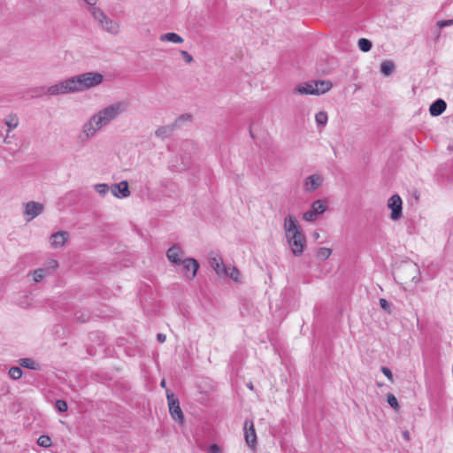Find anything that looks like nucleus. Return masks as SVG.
Here are the masks:
<instances>
[{"label":"nucleus","instance_id":"nucleus-32","mask_svg":"<svg viewBox=\"0 0 453 453\" xmlns=\"http://www.w3.org/2000/svg\"><path fill=\"white\" fill-rule=\"evenodd\" d=\"M37 443L41 447L49 448L51 445V440L47 435H41L37 440Z\"/></svg>","mask_w":453,"mask_h":453},{"label":"nucleus","instance_id":"nucleus-22","mask_svg":"<svg viewBox=\"0 0 453 453\" xmlns=\"http://www.w3.org/2000/svg\"><path fill=\"white\" fill-rule=\"evenodd\" d=\"M18 363L21 367H24L27 369L35 370V371H38L41 369L40 365L35 360L29 358V357L19 358L18 360Z\"/></svg>","mask_w":453,"mask_h":453},{"label":"nucleus","instance_id":"nucleus-16","mask_svg":"<svg viewBox=\"0 0 453 453\" xmlns=\"http://www.w3.org/2000/svg\"><path fill=\"white\" fill-rule=\"evenodd\" d=\"M111 191L114 196L119 198H125L130 195L128 183L125 180L117 184H113L111 188Z\"/></svg>","mask_w":453,"mask_h":453},{"label":"nucleus","instance_id":"nucleus-38","mask_svg":"<svg viewBox=\"0 0 453 453\" xmlns=\"http://www.w3.org/2000/svg\"><path fill=\"white\" fill-rule=\"evenodd\" d=\"M180 55L182 56V58L183 60L187 63V64H190L193 62V57L186 50H180Z\"/></svg>","mask_w":453,"mask_h":453},{"label":"nucleus","instance_id":"nucleus-37","mask_svg":"<svg viewBox=\"0 0 453 453\" xmlns=\"http://www.w3.org/2000/svg\"><path fill=\"white\" fill-rule=\"evenodd\" d=\"M380 371L391 382H393V373L389 368L386 366H381Z\"/></svg>","mask_w":453,"mask_h":453},{"label":"nucleus","instance_id":"nucleus-48","mask_svg":"<svg viewBox=\"0 0 453 453\" xmlns=\"http://www.w3.org/2000/svg\"><path fill=\"white\" fill-rule=\"evenodd\" d=\"M249 388L253 389V386L251 383L249 385Z\"/></svg>","mask_w":453,"mask_h":453},{"label":"nucleus","instance_id":"nucleus-11","mask_svg":"<svg viewBox=\"0 0 453 453\" xmlns=\"http://www.w3.org/2000/svg\"><path fill=\"white\" fill-rule=\"evenodd\" d=\"M244 438L246 443L255 449L257 446V434L254 428V424L251 420H246L244 423Z\"/></svg>","mask_w":453,"mask_h":453},{"label":"nucleus","instance_id":"nucleus-36","mask_svg":"<svg viewBox=\"0 0 453 453\" xmlns=\"http://www.w3.org/2000/svg\"><path fill=\"white\" fill-rule=\"evenodd\" d=\"M58 266V263L57 260L55 259H50L48 263H47V266L45 267V269H48V273H52L54 270H56Z\"/></svg>","mask_w":453,"mask_h":453},{"label":"nucleus","instance_id":"nucleus-49","mask_svg":"<svg viewBox=\"0 0 453 453\" xmlns=\"http://www.w3.org/2000/svg\"><path fill=\"white\" fill-rule=\"evenodd\" d=\"M4 142L5 143H8L7 137H5V138L4 139Z\"/></svg>","mask_w":453,"mask_h":453},{"label":"nucleus","instance_id":"nucleus-25","mask_svg":"<svg viewBox=\"0 0 453 453\" xmlns=\"http://www.w3.org/2000/svg\"><path fill=\"white\" fill-rule=\"evenodd\" d=\"M395 69V64L391 60H385L380 65V72L385 76H389Z\"/></svg>","mask_w":453,"mask_h":453},{"label":"nucleus","instance_id":"nucleus-29","mask_svg":"<svg viewBox=\"0 0 453 453\" xmlns=\"http://www.w3.org/2000/svg\"><path fill=\"white\" fill-rule=\"evenodd\" d=\"M331 250L329 248H319L317 251V257L320 260H326L331 256Z\"/></svg>","mask_w":453,"mask_h":453},{"label":"nucleus","instance_id":"nucleus-27","mask_svg":"<svg viewBox=\"0 0 453 453\" xmlns=\"http://www.w3.org/2000/svg\"><path fill=\"white\" fill-rule=\"evenodd\" d=\"M50 273H48V269L39 268L33 272V280L35 282H40L42 279H44Z\"/></svg>","mask_w":453,"mask_h":453},{"label":"nucleus","instance_id":"nucleus-10","mask_svg":"<svg viewBox=\"0 0 453 453\" xmlns=\"http://www.w3.org/2000/svg\"><path fill=\"white\" fill-rule=\"evenodd\" d=\"M167 399H168L169 411H170L172 418L174 420L178 421L179 423L182 424L184 422V415L180 407L179 400L176 398H173V395H170L169 394H167Z\"/></svg>","mask_w":453,"mask_h":453},{"label":"nucleus","instance_id":"nucleus-33","mask_svg":"<svg viewBox=\"0 0 453 453\" xmlns=\"http://www.w3.org/2000/svg\"><path fill=\"white\" fill-rule=\"evenodd\" d=\"M387 401H388V404L394 410L397 411L399 409V404H398L397 399L393 394H391V393L388 394Z\"/></svg>","mask_w":453,"mask_h":453},{"label":"nucleus","instance_id":"nucleus-20","mask_svg":"<svg viewBox=\"0 0 453 453\" xmlns=\"http://www.w3.org/2000/svg\"><path fill=\"white\" fill-rule=\"evenodd\" d=\"M294 92L301 95H315L313 82L299 84L295 88Z\"/></svg>","mask_w":453,"mask_h":453},{"label":"nucleus","instance_id":"nucleus-1","mask_svg":"<svg viewBox=\"0 0 453 453\" xmlns=\"http://www.w3.org/2000/svg\"><path fill=\"white\" fill-rule=\"evenodd\" d=\"M127 104L124 102H116L101 109L82 125L81 131L78 134L81 142H86L94 137L98 131L116 119L122 112L126 111Z\"/></svg>","mask_w":453,"mask_h":453},{"label":"nucleus","instance_id":"nucleus-46","mask_svg":"<svg viewBox=\"0 0 453 453\" xmlns=\"http://www.w3.org/2000/svg\"><path fill=\"white\" fill-rule=\"evenodd\" d=\"M313 238H314L315 240H318V239L319 238V234L318 232H315V233L313 234Z\"/></svg>","mask_w":453,"mask_h":453},{"label":"nucleus","instance_id":"nucleus-19","mask_svg":"<svg viewBox=\"0 0 453 453\" xmlns=\"http://www.w3.org/2000/svg\"><path fill=\"white\" fill-rule=\"evenodd\" d=\"M315 95H320L327 92L332 88V83L328 81H313Z\"/></svg>","mask_w":453,"mask_h":453},{"label":"nucleus","instance_id":"nucleus-42","mask_svg":"<svg viewBox=\"0 0 453 453\" xmlns=\"http://www.w3.org/2000/svg\"><path fill=\"white\" fill-rule=\"evenodd\" d=\"M208 453H222L217 444H211L208 449Z\"/></svg>","mask_w":453,"mask_h":453},{"label":"nucleus","instance_id":"nucleus-43","mask_svg":"<svg viewBox=\"0 0 453 453\" xmlns=\"http://www.w3.org/2000/svg\"><path fill=\"white\" fill-rule=\"evenodd\" d=\"M88 6V10H92L93 8H98L96 6L98 0H83Z\"/></svg>","mask_w":453,"mask_h":453},{"label":"nucleus","instance_id":"nucleus-44","mask_svg":"<svg viewBox=\"0 0 453 453\" xmlns=\"http://www.w3.org/2000/svg\"><path fill=\"white\" fill-rule=\"evenodd\" d=\"M157 339L159 342L163 343L165 342L166 336L164 334H157Z\"/></svg>","mask_w":453,"mask_h":453},{"label":"nucleus","instance_id":"nucleus-45","mask_svg":"<svg viewBox=\"0 0 453 453\" xmlns=\"http://www.w3.org/2000/svg\"><path fill=\"white\" fill-rule=\"evenodd\" d=\"M402 435H403V438L405 440V441H410L411 439V435H410V433L408 430H405L402 433Z\"/></svg>","mask_w":453,"mask_h":453},{"label":"nucleus","instance_id":"nucleus-8","mask_svg":"<svg viewBox=\"0 0 453 453\" xmlns=\"http://www.w3.org/2000/svg\"><path fill=\"white\" fill-rule=\"evenodd\" d=\"M326 209V203L323 200H316L311 209L303 214V219L307 222H312L317 219L318 216L324 213Z\"/></svg>","mask_w":453,"mask_h":453},{"label":"nucleus","instance_id":"nucleus-18","mask_svg":"<svg viewBox=\"0 0 453 453\" xmlns=\"http://www.w3.org/2000/svg\"><path fill=\"white\" fill-rule=\"evenodd\" d=\"M447 104L446 102L442 99H437L434 101L429 108V112L432 116L437 117L444 112L446 110Z\"/></svg>","mask_w":453,"mask_h":453},{"label":"nucleus","instance_id":"nucleus-7","mask_svg":"<svg viewBox=\"0 0 453 453\" xmlns=\"http://www.w3.org/2000/svg\"><path fill=\"white\" fill-rule=\"evenodd\" d=\"M44 211V205L39 202L30 201L24 203L23 216L27 222L32 221Z\"/></svg>","mask_w":453,"mask_h":453},{"label":"nucleus","instance_id":"nucleus-28","mask_svg":"<svg viewBox=\"0 0 453 453\" xmlns=\"http://www.w3.org/2000/svg\"><path fill=\"white\" fill-rule=\"evenodd\" d=\"M358 48L363 52H368L372 49V42L366 38H361L357 42Z\"/></svg>","mask_w":453,"mask_h":453},{"label":"nucleus","instance_id":"nucleus-12","mask_svg":"<svg viewBox=\"0 0 453 453\" xmlns=\"http://www.w3.org/2000/svg\"><path fill=\"white\" fill-rule=\"evenodd\" d=\"M183 265V270L188 279H193L196 275L199 269V263L195 258H186L181 261Z\"/></svg>","mask_w":453,"mask_h":453},{"label":"nucleus","instance_id":"nucleus-34","mask_svg":"<svg viewBox=\"0 0 453 453\" xmlns=\"http://www.w3.org/2000/svg\"><path fill=\"white\" fill-rule=\"evenodd\" d=\"M95 189H96V191L99 195H101V196H105V195L108 193V191H109V187H108V185H107V184L100 183V184H96V185L95 186Z\"/></svg>","mask_w":453,"mask_h":453},{"label":"nucleus","instance_id":"nucleus-5","mask_svg":"<svg viewBox=\"0 0 453 453\" xmlns=\"http://www.w3.org/2000/svg\"><path fill=\"white\" fill-rule=\"evenodd\" d=\"M88 12L102 30L113 35L119 33V23L111 19L101 8H93L92 10H88Z\"/></svg>","mask_w":453,"mask_h":453},{"label":"nucleus","instance_id":"nucleus-24","mask_svg":"<svg viewBox=\"0 0 453 453\" xmlns=\"http://www.w3.org/2000/svg\"><path fill=\"white\" fill-rule=\"evenodd\" d=\"M4 123L8 127V133L19 126V118L16 114H9L4 119Z\"/></svg>","mask_w":453,"mask_h":453},{"label":"nucleus","instance_id":"nucleus-39","mask_svg":"<svg viewBox=\"0 0 453 453\" xmlns=\"http://www.w3.org/2000/svg\"><path fill=\"white\" fill-rule=\"evenodd\" d=\"M437 26L441 28L445 27H449L453 25V19H444V20H439L437 21Z\"/></svg>","mask_w":453,"mask_h":453},{"label":"nucleus","instance_id":"nucleus-14","mask_svg":"<svg viewBox=\"0 0 453 453\" xmlns=\"http://www.w3.org/2000/svg\"><path fill=\"white\" fill-rule=\"evenodd\" d=\"M69 238V234L65 231H59L50 235V242L53 249L62 248Z\"/></svg>","mask_w":453,"mask_h":453},{"label":"nucleus","instance_id":"nucleus-31","mask_svg":"<svg viewBox=\"0 0 453 453\" xmlns=\"http://www.w3.org/2000/svg\"><path fill=\"white\" fill-rule=\"evenodd\" d=\"M327 114L325 111H319L315 115V120L319 126H325L327 122Z\"/></svg>","mask_w":453,"mask_h":453},{"label":"nucleus","instance_id":"nucleus-15","mask_svg":"<svg viewBox=\"0 0 453 453\" xmlns=\"http://www.w3.org/2000/svg\"><path fill=\"white\" fill-rule=\"evenodd\" d=\"M209 263L211 267L219 277L225 276L227 266L225 265L220 256L210 257Z\"/></svg>","mask_w":453,"mask_h":453},{"label":"nucleus","instance_id":"nucleus-13","mask_svg":"<svg viewBox=\"0 0 453 453\" xmlns=\"http://www.w3.org/2000/svg\"><path fill=\"white\" fill-rule=\"evenodd\" d=\"M323 179L319 174L310 175L303 180V190L311 193L318 189L322 184Z\"/></svg>","mask_w":453,"mask_h":453},{"label":"nucleus","instance_id":"nucleus-17","mask_svg":"<svg viewBox=\"0 0 453 453\" xmlns=\"http://www.w3.org/2000/svg\"><path fill=\"white\" fill-rule=\"evenodd\" d=\"M166 257L171 263L180 265L182 261L181 257H183V250L180 246L173 245L168 249Z\"/></svg>","mask_w":453,"mask_h":453},{"label":"nucleus","instance_id":"nucleus-21","mask_svg":"<svg viewBox=\"0 0 453 453\" xmlns=\"http://www.w3.org/2000/svg\"><path fill=\"white\" fill-rule=\"evenodd\" d=\"M159 40L161 42H170L175 44H180L184 42V39L180 35L173 32L161 35Z\"/></svg>","mask_w":453,"mask_h":453},{"label":"nucleus","instance_id":"nucleus-41","mask_svg":"<svg viewBox=\"0 0 453 453\" xmlns=\"http://www.w3.org/2000/svg\"><path fill=\"white\" fill-rule=\"evenodd\" d=\"M380 306L384 310V311H390L389 309H390V303L384 298H380Z\"/></svg>","mask_w":453,"mask_h":453},{"label":"nucleus","instance_id":"nucleus-30","mask_svg":"<svg viewBox=\"0 0 453 453\" xmlns=\"http://www.w3.org/2000/svg\"><path fill=\"white\" fill-rule=\"evenodd\" d=\"M8 373H9L10 377L15 380L20 379L23 375V372H22L21 368L18 367V366L11 367L9 369Z\"/></svg>","mask_w":453,"mask_h":453},{"label":"nucleus","instance_id":"nucleus-3","mask_svg":"<svg viewBox=\"0 0 453 453\" xmlns=\"http://www.w3.org/2000/svg\"><path fill=\"white\" fill-rule=\"evenodd\" d=\"M72 81L75 93L83 92L101 85L104 75L97 72H87L72 76Z\"/></svg>","mask_w":453,"mask_h":453},{"label":"nucleus","instance_id":"nucleus-6","mask_svg":"<svg viewBox=\"0 0 453 453\" xmlns=\"http://www.w3.org/2000/svg\"><path fill=\"white\" fill-rule=\"evenodd\" d=\"M45 94L51 96L75 94L72 78L69 77L47 88Z\"/></svg>","mask_w":453,"mask_h":453},{"label":"nucleus","instance_id":"nucleus-9","mask_svg":"<svg viewBox=\"0 0 453 453\" xmlns=\"http://www.w3.org/2000/svg\"><path fill=\"white\" fill-rule=\"evenodd\" d=\"M403 202L398 195L390 196L388 200V207L391 210L390 219L392 220H398L403 216Z\"/></svg>","mask_w":453,"mask_h":453},{"label":"nucleus","instance_id":"nucleus-40","mask_svg":"<svg viewBox=\"0 0 453 453\" xmlns=\"http://www.w3.org/2000/svg\"><path fill=\"white\" fill-rule=\"evenodd\" d=\"M88 317H89L88 315L84 314L83 312H77V313H75V319L78 321H81L82 323L88 321Z\"/></svg>","mask_w":453,"mask_h":453},{"label":"nucleus","instance_id":"nucleus-35","mask_svg":"<svg viewBox=\"0 0 453 453\" xmlns=\"http://www.w3.org/2000/svg\"><path fill=\"white\" fill-rule=\"evenodd\" d=\"M55 407L60 412L66 411L67 408H68L67 403L65 400H61V399L56 401Z\"/></svg>","mask_w":453,"mask_h":453},{"label":"nucleus","instance_id":"nucleus-4","mask_svg":"<svg viewBox=\"0 0 453 453\" xmlns=\"http://www.w3.org/2000/svg\"><path fill=\"white\" fill-rule=\"evenodd\" d=\"M419 267L412 261L401 263L394 272V278L401 284H407L409 281L415 285L419 282Z\"/></svg>","mask_w":453,"mask_h":453},{"label":"nucleus","instance_id":"nucleus-26","mask_svg":"<svg viewBox=\"0 0 453 453\" xmlns=\"http://www.w3.org/2000/svg\"><path fill=\"white\" fill-rule=\"evenodd\" d=\"M224 277H229L234 281H239L240 272L235 266H228L226 270V274Z\"/></svg>","mask_w":453,"mask_h":453},{"label":"nucleus","instance_id":"nucleus-23","mask_svg":"<svg viewBox=\"0 0 453 453\" xmlns=\"http://www.w3.org/2000/svg\"><path fill=\"white\" fill-rule=\"evenodd\" d=\"M174 127H175V125L159 127L156 130L155 135L157 137H159V138H162V139L166 138L169 135H171V134L173 133V131L174 129Z\"/></svg>","mask_w":453,"mask_h":453},{"label":"nucleus","instance_id":"nucleus-47","mask_svg":"<svg viewBox=\"0 0 453 453\" xmlns=\"http://www.w3.org/2000/svg\"><path fill=\"white\" fill-rule=\"evenodd\" d=\"M161 386H162L163 388H165V380H163L161 381Z\"/></svg>","mask_w":453,"mask_h":453},{"label":"nucleus","instance_id":"nucleus-2","mask_svg":"<svg viewBox=\"0 0 453 453\" xmlns=\"http://www.w3.org/2000/svg\"><path fill=\"white\" fill-rule=\"evenodd\" d=\"M283 228L292 253L296 257L301 256L304 250L306 238L299 227L296 218L291 214L286 216Z\"/></svg>","mask_w":453,"mask_h":453}]
</instances>
